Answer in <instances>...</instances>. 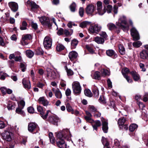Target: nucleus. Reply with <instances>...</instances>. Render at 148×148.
<instances>
[{
	"label": "nucleus",
	"instance_id": "obj_22",
	"mask_svg": "<svg viewBox=\"0 0 148 148\" xmlns=\"http://www.w3.org/2000/svg\"><path fill=\"white\" fill-rule=\"evenodd\" d=\"M37 125L34 123H31L28 125V130L30 132H33L36 128Z\"/></svg>",
	"mask_w": 148,
	"mask_h": 148
},
{
	"label": "nucleus",
	"instance_id": "obj_8",
	"mask_svg": "<svg viewBox=\"0 0 148 148\" xmlns=\"http://www.w3.org/2000/svg\"><path fill=\"white\" fill-rule=\"evenodd\" d=\"M41 23L44 25H47L49 27L51 26V24L50 22L49 19L47 17L42 16L40 18L38 17Z\"/></svg>",
	"mask_w": 148,
	"mask_h": 148
},
{
	"label": "nucleus",
	"instance_id": "obj_24",
	"mask_svg": "<svg viewBox=\"0 0 148 148\" xmlns=\"http://www.w3.org/2000/svg\"><path fill=\"white\" fill-rule=\"evenodd\" d=\"M140 57L141 58L145 59H147L148 57V53L147 51L145 50H143L140 53Z\"/></svg>",
	"mask_w": 148,
	"mask_h": 148
},
{
	"label": "nucleus",
	"instance_id": "obj_2",
	"mask_svg": "<svg viewBox=\"0 0 148 148\" xmlns=\"http://www.w3.org/2000/svg\"><path fill=\"white\" fill-rule=\"evenodd\" d=\"M118 26L124 32H127L129 27L126 20V17L124 16H121L119 19Z\"/></svg>",
	"mask_w": 148,
	"mask_h": 148
},
{
	"label": "nucleus",
	"instance_id": "obj_50",
	"mask_svg": "<svg viewBox=\"0 0 148 148\" xmlns=\"http://www.w3.org/2000/svg\"><path fill=\"white\" fill-rule=\"evenodd\" d=\"M66 71L67 75L68 76H72L73 75L74 73L73 71L70 69H66Z\"/></svg>",
	"mask_w": 148,
	"mask_h": 148
},
{
	"label": "nucleus",
	"instance_id": "obj_52",
	"mask_svg": "<svg viewBox=\"0 0 148 148\" xmlns=\"http://www.w3.org/2000/svg\"><path fill=\"white\" fill-rule=\"evenodd\" d=\"M85 120L87 122L91 123L93 122V120L92 119L91 117L85 116L84 117Z\"/></svg>",
	"mask_w": 148,
	"mask_h": 148
},
{
	"label": "nucleus",
	"instance_id": "obj_32",
	"mask_svg": "<svg viewBox=\"0 0 148 148\" xmlns=\"http://www.w3.org/2000/svg\"><path fill=\"white\" fill-rule=\"evenodd\" d=\"M32 39V37L30 35L27 34L23 35L22 37V40L23 41L25 40H30Z\"/></svg>",
	"mask_w": 148,
	"mask_h": 148
},
{
	"label": "nucleus",
	"instance_id": "obj_10",
	"mask_svg": "<svg viewBox=\"0 0 148 148\" xmlns=\"http://www.w3.org/2000/svg\"><path fill=\"white\" fill-rule=\"evenodd\" d=\"M131 34L134 40H137L140 39L138 33L134 27H133L131 29Z\"/></svg>",
	"mask_w": 148,
	"mask_h": 148
},
{
	"label": "nucleus",
	"instance_id": "obj_61",
	"mask_svg": "<svg viewBox=\"0 0 148 148\" xmlns=\"http://www.w3.org/2000/svg\"><path fill=\"white\" fill-rule=\"evenodd\" d=\"M101 116V113L97 110L94 112V116L95 117H100Z\"/></svg>",
	"mask_w": 148,
	"mask_h": 148
},
{
	"label": "nucleus",
	"instance_id": "obj_11",
	"mask_svg": "<svg viewBox=\"0 0 148 148\" xmlns=\"http://www.w3.org/2000/svg\"><path fill=\"white\" fill-rule=\"evenodd\" d=\"M26 4L28 6L31 7V10L32 11H35L37 9L39 8V6L32 1L28 0Z\"/></svg>",
	"mask_w": 148,
	"mask_h": 148
},
{
	"label": "nucleus",
	"instance_id": "obj_35",
	"mask_svg": "<svg viewBox=\"0 0 148 148\" xmlns=\"http://www.w3.org/2000/svg\"><path fill=\"white\" fill-rule=\"evenodd\" d=\"M27 56L29 58H32L34 55V53L31 50H27L26 51Z\"/></svg>",
	"mask_w": 148,
	"mask_h": 148
},
{
	"label": "nucleus",
	"instance_id": "obj_30",
	"mask_svg": "<svg viewBox=\"0 0 148 148\" xmlns=\"http://www.w3.org/2000/svg\"><path fill=\"white\" fill-rule=\"evenodd\" d=\"M55 95L57 98L60 99L62 97V94L60 90L58 89L55 91Z\"/></svg>",
	"mask_w": 148,
	"mask_h": 148
},
{
	"label": "nucleus",
	"instance_id": "obj_18",
	"mask_svg": "<svg viewBox=\"0 0 148 148\" xmlns=\"http://www.w3.org/2000/svg\"><path fill=\"white\" fill-rule=\"evenodd\" d=\"M38 101L39 103L44 106H47L49 104V101L43 97H40Z\"/></svg>",
	"mask_w": 148,
	"mask_h": 148
},
{
	"label": "nucleus",
	"instance_id": "obj_42",
	"mask_svg": "<svg viewBox=\"0 0 148 148\" xmlns=\"http://www.w3.org/2000/svg\"><path fill=\"white\" fill-rule=\"evenodd\" d=\"M66 108L69 112H71L72 114L73 113V110L70 106L69 103H68L66 105Z\"/></svg>",
	"mask_w": 148,
	"mask_h": 148
},
{
	"label": "nucleus",
	"instance_id": "obj_20",
	"mask_svg": "<svg viewBox=\"0 0 148 148\" xmlns=\"http://www.w3.org/2000/svg\"><path fill=\"white\" fill-rule=\"evenodd\" d=\"M110 1V0H104L103 1L104 3L106 5V11L108 13L111 12V5L109 4Z\"/></svg>",
	"mask_w": 148,
	"mask_h": 148
},
{
	"label": "nucleus",
	"instance_id": "obj_47",
	"mask_svg": "<svg viewBox=\"0 0 148 148\" xmlns=\"http://www.w3.org/2000/svg\"><path fill=\"white\" fill-rule=\"evenodd\" d=\"M101 76L100 75V73L98 71L96 72L94 75V78L95 79H99L100 77Z\"/></svg>",
	"mask_w": 148,
	"mask_h": 148
},
{
	"label": "nucleus",
	"instance_id": "obj_21",
	"mask_svg": "<svg viewBox=\"0 0 148 148\" xmlns=\"http://www.w3.org/2000/svg\"><path fill=\"white\" fill-rule=\"evenodd\" d=\"M77 55L78 54L76 51H73L69 53V56L70 60H73L77 58Z\"/></svg>",
	"mask_w": 148,
	"mask_h": 148
},
{
	"label": "nucleus",
	"instance_id": "obj_36",
	"mask_svg": "<svg viewBox=\"0 0 148 148\" xmlns=\"http://www.w3.org/2000/svg\"><path fill=\"white\" fill-rule=\"evenodd\" d=\"M38 111L40 113L41 116L42 117V116L44 114L45 110H43L42 108L40 106H38L37 107Z\"/></svg>",
	"mask_w": 148,
	"mask_h": 148
},
{
	"label": "nucleus",
	"instance_id": "obj_7",
	"mask_svg": "<svg viewBox=\"0 0 148 148\" xmlns=\"http://www.w3.org/2000/svg\"><path fill=\"white\" fill-rule=\"evenodd\" d=\"M52 40L49 37L47 36L44 40L43 45L46 49L50 48L52 45Z\"/></svg>",
	"mask_w": 148,
	"mask_h": 148
},
{
	"label": "nucleus",
	"instance_id": "obj_41",
	"mask_svg": "<svg viewBox=\"0 0 148 148\" xmlns=\"http://www.w3.org/2000/svg\"><path fill=\"white\" fill-rule=\"evenodd\" d=\"M85 95L88 97H91L92 96V94L91 91L89 89H85L84 91Z\"/></svg>",
	"mask_w": 148,
	"mask_h": 148
},
{
	"label": "nucleus",
	"instance_id": "obj_23",
	"mask_svg": "<svg viewBox=\"0 0 148 148\" xmlns=\"http://www.w3.org/2000/svg\"><path fill=\"white\" fill-rule=\"evenodd\" d=\"M94 129L96 130L97 129V127L100 126L101 123L99 120H97L95 121H93V122L91 123Z\"/></svg>",
	"mask_w": 148,
	"mask_h": 148
},
{
	"label": "nucleus",
	"instance_id": "obj_37",
	"mask_svg": "<svg viewBox=\"0 0 148 148\" xmlns=\"http://www.w3.org/2000/svg\"><path fill=\"white\" fill-rule=\"evenodd\" d=\"M21 107L18 106V107L16 109V113L19 114H20L24 115L25 113L22 110V109Z\"/></svg>",
	"mask_w": 148,
	"mask_h": 148
},
{
	"label": "nucleus",
	"instance_id": "obj_26",
	"mask_svg": "<svg viewBox=\"0 0 148 148\" xmlns=\"http://www.w3.org/2000/svg\"><path fill=\"white\" fill-rule=\"evenodd\" d=\"M133 78L135 81H138L139 79V76L138 74L135 71H132L130 73Z\"/></svg>",
	"mask_w": 148,
	"mask_h": 148
},
{
	"label": "nucleus",
	"instance_id": "obj_28",
	"mask_svg": "<svg viewBox=\"0 0 148 148\" xmlns=\"http://www.w3.org/2000/svg\"><path fill=\"white\" fill-rule=\"evenodd\" d=\"M101 141L104 146V147H108L109 146V143L107 138L103 136L102 137Z\"/></svg>",
	"mask_w": 148,
	"mask_h": 148
},
{
	"label": "nucleus",
	"instance_id": "obj_33",
	"mask_svg": "<svg viewBox=\"0 0 148 148\" xmlns=\"http://www.w3.org/2000/svg\"><path fill=\"white\" fill-rule=\"evenodd\" d=\"M138 125L136 124H132L129 127V130L131 132L134 131L138 127Z\"/></svg>",
	"mask_w": 148,
	"mask_h": 148
},
{
	"label": "nucleus",
	"instance_id": "obj_44",
	"mask_svg": "<svg viewBox=\"0 0 148 148\" xmlns=\"http://www.w3.org/2000/svg\"><path fill=\"white\" fill-rule=\"evenodd\" d=\"M76 7V4L74 2H73L70 5V8L71 11L74 12Z\"/></svg>",
	"mask_w": 148,
	"mask_h": 148
},
{
	"label": "nucleus",
	"instance_id": "obj_39",
	"mask_svg": "<svg viewBox=\"0 0 148 148\" xmlns=\"http://www.w3.org/2000/svg\"><path fill=\"white\" fill-rule=\"evenodd\" d=\"M64 48L65 47L63 45L59 44L57 46L56 49L58 51H60L64 50Z\"/></svg>",
	"mask_w": 148,
	"mask_h": 148
},
{
	"label": "nucleus",
	"instance_id": "obj_58",
	"mask_svg": "<svg viewBox=\"0 0 148 148\" xmlns=\"http://www.w3.org/2000/svg\"><path fill=\"white\" fill-rule=\"evenodd\" d=\"M99 101L101 103H105V99L103 96H101L99 99Z\"/></svg>",
	"mask_w": 148,
	"mask_h": 148
},
{
	"label": "nucleus",
	"instance_id": "obj_55",
	"mask_svg": "<svg viewBox=\"0 0 148 148\" xmlns=\"http://www.w3.org/2000/svg\"><path fill=\"white\" fill-rule=\"evenodd\" d=\"M20 67L21 68V70L23 72H24L26 69V66L23 63H21Z\"/></svg>",
	"mask_w": 148,
	"mask_h": 148
},
{
	"label": "nucleus",
	"instance_id": "obj_46",
	"mask_svg": "<svg viewBox=\"0 0 148 148\" xmlns=\"http://www.w3.org/2000/svg\"><path fill=\"white\" fill-rule=\"evenodd\" d=\"M25 105L24 101L23 100H21L18 103V106L21 107V108H23Z\"/></svg>",
	"mask_w": 148,
	"mask_h": 148
},
{
	"label": "nucleus",
	"instance_id": "obj_27",
	"mask_svg": "<svg viewBox=\"0 0 148 148\" xmlns=\"http://www.w3.org/2000/svg\"><path fill=\"white\" fill-rule=\"evenodd\" d=\"M101 76H105L106 75H109L110 74V72L106 69H102L101 70Z\"/></svg>",
	"mask_w": 148,
	"mask_h": 148
},
{
	"label": "nucleus",
	"instance_id": "obj_48",
	"mask_svg": "<svg viewBox=\"0 0 148 148\" xmlns=\"http://www.w3.org/2000/svg\"><path fill=\"white\" fill-rule=\"evenodd\" d=\"M88 110L91 112H95L97 110V109L93 106L89 105L88 106Z\"/></svg>",
	"mask_w": 148,
	"mask_h": 148
},
{
	"label": "nucleus",
	"instance_id": "obj_15",
	"mask_svg": "<svg viewBox=\"0 0 148 148\" xmlns=\"http://www.w3.org/2000/svg\"><path fill=\"white\" fill-rule=\"evenodd\" d=\"M8 5L11 10L13 12L16 11L18 9V6L17 3L14 2H9Z\"/></svg>",
	"mask_w": 148,
	"mask_h": 148
},
{
	"label": "nucleus",
	"instance_id": "obj_9",
	"mask_svg": "<svg viewBox=\"0 0 148 148\" xmlns=\"http://www.w3.org/2000/svg\"><path fill=\"white\" fill-rule=\"evenodd\" d=\"M101 27L98 24L91 26L89 28L90 32L92 33L97 34L101 30Z\"/></svg>",
	"mask_w": 148,
	"mask_h": 148
},
{
	"label": "nucleus",
	"instance_id": "obj_54",
	"mask_svg": "<svg viewBox=\"0 0 148 148\" xmlns=\"http://www.w3.org/2000/svg\"><path fill=\"white\" fill-rule=\"evenodd\" d=\"M6 126V124L3 121L0 120V129L4 128Z\"/></svg>",
	"mask_w": 148,
	"mask_h": 148
},
{
	"label": "nucleus",
	"instance_id": "obj_16",
	"mask_svg": "<svg viewBox=\"0 0 148 148\" xmlns=\"http://www.w3.org/2000/svg\"><path fill=\"white\" fill-rule=\"evenodd\" d=\"M101 121L102 123V130L104 133H107L108 130V122L107 121L104 119H102Z\"/></svg>",
	"mask_w": 148,
	"mask_h": 148
},
{
	"label": "nucleus",
	"instance_id": "obj_43",
	"mask_svg": "<svg viewBox=\"0 0 148 148\" xmlns=\"http://www.w3.org/2000/svg\"><path fill=\"white\" fill-rule=\"evenodd\" d=\"M142 43L140 41H137L133 43V46L136 48H138L141 45Z\"/></svg>",
	"mask_w": 148,
	"mask_h": 148
},
{
	"label": "nucleus",
	"instance_id": "obj_17",
	"mask_svg": "<svg viewBox=\"0 0 148 148\" xmlns=\"http://www.w3.org/2000/svg\"><path fill=\"white\" fill-rule=\"evenodd\" d=\"M22 83L25 88L29 89L31 88V84L30 81L28 79L24 78L23 79Z\"/></svg>",
	"mask_w": 148,
	"mask_h": 148
},
{
	"label": "nucleus",
	"instance_id": "obj_31",
	"mask_svg": "<svg viewBox=\"0 0 148 148\" xmlns=\"http://www.w3.org/2000/svg\"><path fill=\"white\" fill-rule=\"evenodd\" d=\"M119 52L121 55H124L125 53V49L123 46L121 45H120L119 46Z\"/></svg>",
	"mask_w": 148,
	"mask_h": 148
},
{
	"label": "nucleus",
	"instance_id": "obj_62",
	"mask_svg": "<svg viewBox=\"0 0 148 148\" xmlns=\"http://www.w3.org/2000/svg\"><path fill=\"white\" fill-rule=\"evenodd\" d=\"M100 35L101 36L103 37L105 39H106L108 36L106 34V33L105 32H101L100 34Z\"/></svg>",
	"mask_w": 148,
	"mask_h": 148
},
{
	"label": "nucleus",
	"instance_id": "obj_64",
	"mask_svg": "<svg viewBox=\"0 0 148 148\" xmlns=\"http://www.w3.org/2000/svg\"><path fill=\"white\" fill-rule=\"evenodd\" d=\"M71 93V90L69 88H67L66 91H65V94L67 96H70Z\"/></svg>",
	"mask_w": 148,
	"mask_h": 148
},
{
	"label": "nucleus",
	"instance_id": "obj_38",
	"mask_svg": "<svg viewBox=\"0 0 148 148\" xmlns=\"http://www.w3.org/2000/svg\"><path fill=\"white\" fill-rule=\"evenodd\" d=\"M49 135L50 142L52 144H53L55 143V140L53 133L52 132H50L49 133Z\"/></svg>",
	"mask_w": 148,
	"mask_h": 148
},
{
	"label": "nucleus",
	"instance_id": "obj_4",
	"mask_svg": "<svg viewBox=\"0 0 148 148\" xmlns=\"http://www.w3.org/2000/svg\"><path fill=\"white\" fill-rule=\"evenodd\" d=\"M97 13L100 15H103L106 11V7H104L103 9L102 3L100 1H98L97 3Z\"/></svg>",
	"mask_w": 148,
	"mask_h": 148
},
{
	"label": "nucleus",
	"instance_id": "obj_63",
	"mask_svg": "<svg viewBox=\"0 0 148 148\" xmlns=\"http://www.w3.org/2000/svg\"><path fill=\"white\" fill-rule=\"evenodd\" d=\"M64 33V29L62 28H61L58 30L57 34L59 35H61L63 34Z\"/></svg>",
	"mask_w": 148,
	"mask_h": 148
},
{
	"label": "nucleus",
	"instance_id": "obj_14",
	"mask_svg": "<svg viewBox=\"0 0 148 148\" xmlns=\"http://www.w3.org/2000/svg\"><path fill=\"white\" fill-rule=\"evenodd\" d=\"M95 11V7L94 5L90 4L88 5L86 9V12L88 14L92 15Z\"/></svg>",
	"mask_w": 148,
	"mask_h": 148
},
{
	"label": "nucleus",
	"instance_id": "obj_3",
	"mask_svg": "<svg viewBox=\"0 0 148 148\" xmlns=\"http://www.w3.org/2000/svg\"><path fill=\"white\" fill-rule=\"evenodd\" d=\"M72 88L74 93L75 94H79L81 91V87L79 83L75 82L72 84Z\"/></svg>",
	"mask_w": 148,
	"mask_h": 148
},
{
	"label": "nucleus",
	"instance_id": "obj_34",
	"mask_svg": "<svg viewBox=\"0 0 148 148\" xmlns=\"http://www.w3.org/2000/svg\"><path fill=\"white\" fill-rule=\"evenodd\" d=\"M78 43V41L76 39H74L71 41V44L72 47L73 49L76 48Z\"/></svg>",
	"mask_w": 148,
	"mask_h": 148
},
{
	"label": "nucleus",
	"instance_id": "obj_25",
	"mask_svg": "<svg viewBox=\"0 0 148 148\" xmlns=\"http://www.w3.org/2000/svg\"><path fill=\"white\" fill-rule=\"evenodd\" d=\"M94 41L99 44H103L104 42V39L100 37L97 36L94 38Z\"/></svg>",
	"mask_w": 148,
	"mask_h": 148
},
{
	"label": "nucleus",
	"instance_id": "obj_12",
	"mask_svg": "<svg viewBox=\"0 0 148 148\" xmlns=\"http://www.w3.org/2000/svg\"><path fill=\"white\" fill-rule=\"evenodd\" d=\"M129 72L130 71L127 68L123 69L122 71V74L127 80V82L129 83H132V80L130 79V77L127 75V74L129 73Z\"/></svg>",
	"mask_w": 148,
	"mask_h": 148
},
{
	"label": "nucleus",
	"instance_id": "obj_13",
	"mask_svg": "<svg viewBox=\"0 0 148 148\" xmlns=\"http://www.w3.org/2000/svg\"><path fill=\"white\" fill-rule=\"evenodd\" d=\"M58 75V73L55 71L50 70L47 71V77L50 79H54L56 78Z\"/></svg>",
	"mask_w": 148,
	"mask_h": 148
},
{
	"label": "nucleus",
	"instance_id": "obj_49",
	"mask_svg": "<svg viewBox=\"0 0 148 148\" xmlns=\"http://www.w3.org/2000/svg\"><path fill=\"white\" fill-rule=\"evenodd\" d=\"M43 52L40 48H38L36 50L35 54L36 55H41L43 54Z\"/></svg>",
	"mask_w": 148,
	"mask_h": 148
},
{
	"label": "nucleus",
	"instance_id": "obj_5",
	"mask_svg": "<svg viewBox=\"0 0 148 148\" xmlns=\"http://www.w3.org/2000/svg\"><path fill=\"white\" fill-rule=\"evenodd\" d=\"M126 119L124 117L119 118L118 120V123L120 128L127 130L128 128L127 125L125 123Z\"/></svg>",
	"mask_w": 148,
	"mask_h": 148
},
{
	"label": "nucleus",
	"instance_id": "obj_60",
	"mask_svg": "<svg viewBox=\"0 0 148 148\" xmlns=\"http://www.w3.org/2000/svg\"><path fill=\"white\" fill-rule=\"evenodd\" d=\"M28 112L30 113H33L34 112V109L33 107H30L27 108Z\"/></svg>",
	"mask_w": 148,
	"mask_h": 148
},
{
	"label": "nucleus",
	"instance_id": "obj_57",
	"mask_svg": "<svg viewBox=\"0 0 148 148\" xmlns=\"http://www.w3.org/2000/svg\"><path fill=\"white\" fill-rule=\"evenodd\" d=\"M1 90L2 93L5 95L7 93V88L4 87H2L0 88Z\"/></svg>",
	"mask_w": 148,
	"mask_h": 148
},
{
	"label": "nucleus",
	"instance_id": "obj_45",
	"mask_svg": "<svg viewBox=\"0 0 148 148\" xmlns=\"http://www.w3.org/2000/svg\"><path fill=\"white\" fill-rule=\"evenodd\" d=\"M92 91L94 97L95 98L98 97L99 95V92L98 89L96 88H93Z\"/></svg>",
	"mask_w": 148,
	"mask_h": 148
},
{
	"label": "nucleus",
	"instance_id": "obj_40",
	"mask_svg": "<svg viewBox=\"0 0 148 148\" xmlns=\"http://www.w3.org/2000/svg\"><path fill=\"white\" fill-rule=\"evenodd\" d=\"M27 24L25 21H23L22 24V25L20 27V29L21 30H25L27 29Z\"/></svg>",
	"mask_w": 148,
	"mask_h": 148
},
{
	"label": "nucleus",
	"instance_id": "obj_29",
	"mask_svg": "<svg viewBox=\"0 0 148 148\" xmlns=\"http://www.w3.org/2000/svg\"><path fill=\"white\" fill-rule=\"evenodd\" d=\"M86 47L87 49L91 54L94 53L95 51L93 49V47L90 45H86Z\"/></svg>",
	"mask_w": 148,
	"mask_h": 148
},
{
	"label": "nucleus",
	"instance_id": "obj_6",
	"mask_svg": "<svg viewBox=\"0 0 148 148\" xmlns=\"http://www.w3.org/2000/svg\"><path fill=\"white\" fill-rule=\"evenodd\" d=\"M1 136L4 139L10 141L13 138V134L8 131H5L1 134Z\"/></svg>",
	"mask_w": 148,
	"mask_h": 148
},
{
	"label": "nucleus",
	"instance_id": "obj_56",
	"mask_svg": "<svg viewBox=\"0 0 148 148\" xmlns=\"http://www.w3.org/2000/svg\"><path fill=\"white\" fill-rule=\"evenodd\" d=\"M84 9L82 8H80L79 9V14L80 16L82 17L84 15Z\"/></svg>",
	"mask_w": 148,
	"mask_h": 148
},
{
	"label": "nucleus",
	"instance_id": "obj_19",
	"mask_svg": "<svg viewBox=\"0 0 148 148\" xmlns=\"http://www.w3.org/2000/svg\"><path fill=\"white\" fill-rule=\"evenodd\" d=\"M58 119V117L53 115L49 116L48 119L49 121L54 124H55L57 123Z\"/></svg>",
	"mask_w": 148,
	"mask_h": 148
},
{
	"label": "nucleus",
	"instance_id": "obj_51",
	"mask_svg": "<svg viewBox=\"0 0 148 148\" xmlns=\"http://www.w3.org/2000/svg\"><path fill=\"white\" fill-rule=\"evenodd\" d=\"M15 108V104L14 103H9L8 105V108L9 110H12Z\"/></svg>",
	"mask_w": 148,
	"mask_h": 148
},
{
	"label": "nucleus",
	"instance_id": "obj_1",
	"mask_svg": "<svg viewBox=\"0 0 148 148\" xmlns=\"http://www.w3.org/2000/svg\"><path fill=\"white\" fill-rule=\"evenodd\" d=\"M56 134L57 138L56 142L58 147L60 148H66V145L64 139H66L68 140L70 139L71 134L69 131L68 130L65 129Z\"/></svg>",
	"mask_w": 148,
	"mask_h": 148
},
{
	"label": "nucleus",
	"instance_id": "obj_53",
	"mask_svg": "<svg viewBox=\"0 0 148 148\" xmlns=\"http://www.w3.org/2000/svg\"><path fill=\"white\" fill-rule=\"evenodd\" d=\"M87 24V22L83 21L80 24L79 26L82 28H84L86 27Z\"/></svg>",
	"mask_w": 148,
	"mask_h": 148
},
{
	"label": "nucleus",
	"instance_id": "obj_59",
	"mask_svg": "<svg viewBox=\"0 0 148 148\" xmlns=\"http://www.w3.org/2000/svg\"><path fill=\"white\" fill-rule=\"evenodd\" d=\"M117 51L115 52L114 51L112 50V57L114 56L113 58H116L117 57Z\"/></svg>",
	"mask_w": 148,
	"mask_h": 148
}]
</instances>
